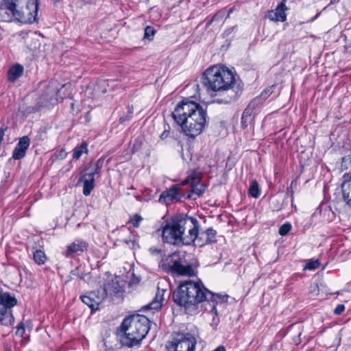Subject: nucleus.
I'll list each match as a JSON object with an SVG mask.
<instances>
[{
	"mask_svg": "<svg viewBox=\"0 0 351 351\" xmlns=\"http://www.w3.org/2000/svg\"><path fill=\"white\" fill-rule=\"evenodd\" d=\"M149 324V319L141 315H134L124 319L117 332L119 347H132L140 343L150 329Z\"/></svg>",
	"mask_w": 351,
	"mask_h": 351,
	"instance_id": "nucleus-4",
	"label": "nucleus"
},
{
	"mask_svg": "<svg viewBox=\"0 0 351 351\" xmlns=\"http://www.w3.org/2000/svg\"><path fill=\"white\" fill-rule=\"evenodd\" d=\"M214 351H226V349L223 346H221L217 347Z\"/></svg>",
	"mask_w": 351,
	"mask_h": 351,
	"instance_id": "nucleus-41",
	"label": "nucleus"
},
{
	"mask_svg": "<svg viewBox=\"0 0 351 351\" xmlns=\"http://www.w3.org/2000/svg\"><path fill=\"white\" fill-rule=\"evenodd\" d=\"M197 219L189 216H176L162 228V240L175 245H190L197 237Z\"/></svg>",
	"mask_w": 351,
	"mask_h": 351,
	"instance_id": "nucleus-3",
	"label": "nucleus"
},
{
	"mask_svg": "<svg viewBox=\"0 0 351 351\" xmlns=\"http://www.w3.org/2000/svg\"><path fill=\"white\" fill-rule=\"evenodd\" d=\"M124 282L119 280L117 278L112 280L110 282L104 285V287L98 290V293H102L106 298L109 297L112 300L120 298L123 293Z\"/></svg>",
	"mask_w": 351,
	"mask_h": 351,
	"instance_id": "nucleus-11",
	"label": "nucleus"
},
{
	"mask_svg": "<svg viewBox=\"0 0 351 351\" xmlns=\"http://www.w3.org/2000/svg\"><path fill=\"white\" fill-rule=\"evenodd\" d=\"M88 244L86 241L82 240H75L71 244H69L66 250L64 252L66 257H72L75 254L83 252L86 250Z\"/></svg>",
	"mask_w": 351,
	"mask_h": 351,
	"instance_id": "nucleus-18",
	"label": "nucleus"
},
{
	"mask_svg": "<svg viewBox=\"0 0 351 351\" xmlns=\"http://www.w3.org/2000/svg\"><path fill=\"white\" fill-rule=\"evenodd\" d=\"M180 199V195L176 186H173L169 189L164 191L160 195L158 202L162 204L169 205L173 202H178Z\"/></svg>",
	"mask_w": 351,
	"mask_h": 351,
	"instance_id": "nucleus-15",
	"label": "nucleus"
},
{
	"mask_svg": "<svg viewBox=\"0 0 351 351\" xmlns=\"http://www.w3.org/2000/svg\"><path fill=\"white\" fill-rule=\"evenodd\" d=\"M202 83L208 90H232L236 84L235 75L229 69L218 66L208 68L202 75Z\"/></svg>",
	"mask_w": 351,
	"mask_h": 351,
	"instance_id": "nucleus-5",
	"label": "nucleus"
},
{
	"mask_svg": "<svg viewBox=\"0 0 351 351\" xmlns=\"http://www.w3.org/2000/svg\"><path fill=\"white\" fill-rule=\"evenodd\" d=\"M155 34V29L151 26H147L145 29L144 38L149 40H152Z\"/></svg>",
	"mask_w": 351,
	"mask_h": 351,
	"instance_id": "nucleus-32",
	"label": "nucleus"
},
{
	"mask_svg": "<svg viewBox=\"0 0 351 351\" xmlns=\"http://www.w3.org/2000/svg\"><path fill=\"white\" fill-rule=\"evenodd\" d=\"M109 86L108 80H99L96 86L95 90L97 92H101V93H105L107 92V86Z\"/></svg>",
	"mask_w": 351,
	"mask_h": 351,
	"instance_id": "nucleus-27",
	"label": "nucleus"
},
{
	"mask_svg": "<svg viewBox=\"0 0 351 351\" xmlns=\"http://www.w3.org/2000/svg\"><path fill=\"white\" fill-rule=\"evenodd\" d=\"M253 103H251L248 105V106L245 109L243 113V116H242V120H241V123L243 125H245V123L247 122L248 120H245V119L247 117V116H250L251 113H252V109H253Z\"/></svg>",
	"mask_w": 351,
	"mask_h": 351,
	"instance_id": "nucleus-29",
	"label": "nucleus"
},
{
	"mask_svg": "<svg viewBox=\"0 0 351 351\" xmlns=\"http://www.w3.org/2000/svg\"><path fill=\"white\" fill-rule=\"evenodd\" d=\"M273 88H274V86L268 88L263 93H261V97H263V99H266V97H267V93H269V94L271 93L273 91Z\"/></svg>",
	"mask_w": 351,
	"mask_h": 351,
	"instance_id": "nucleus-36",
	"label": "nucleus"
},
{
	"mask_svg": "<svg viewBox=\"0 0 351 351\" xmlns=\"http://www.w3.org/2000/svg\"><path fill=\"white\" fill-rule=\"evenodd\" d=\"M30 140L27 136L21 137L12 152V158L14 160H21L24 158Z\"/></svg>",
	"mask_w": 351,
	"mask_h": 351,
	"instance_id": "nucleus-17",
	"label": "nucleus"
},
{
	"mask_svg": "<svg viewBox=\"0 0 351 351\" xmlns=\"http://www.w3.org/2000/svg\"><path fill=\"white\" fill-rule=\"evenodd\" d=\"M159 267L173 276H193L195 271L191 263L186 259L185 253L176 252L162 258Z\"/></svg>",
	"mask_w": 351,
	"mask_h": 351,
	"instance_id": "nucleus-6",
	"label": "nucleus"
},
{
	"mask_svg": "<svg viewBox=\"0 0 351 351\" xmlns=\"http://www.w3.org/2000/svg\"><path fill=\"white\" fill-rule=\"evenodd\" d=\"M58 88L49 86L46 91L42 95V98L47 103L53 105L57 101Z\"/></svg>",
	"mask_w": 351,
	"mask_h": 351,
	"instance_id": "nucleus-21",
	"label": "nucleus"
},
{
	"mask_svg": "<svg viewBox=\"0 0 351 351\" xmlns=\"http://www.w3.org/2000/svg\"><path fill=\"white\" fill-rule=\"evenodd\" d=\"M341 184L342 198L346 204L351 208V172L343 176Z\"/></svg>",
	"mask_w": 351,
	"mask_h": 351,
	"instance_id": "nucleus-16",
	"label": "nucleus"
},
{
	"mask_svg": "<svg viewBox=\"0 0 351 351\" xmlns=\"http://www.w3.org/2000/svg\"><path fill=\"white\" fill-rule=\"evenodd\" d=\"M82 301L86 304L92 311L98 308L99 305L105 299L101 292L92 291L87 295L81 296Z\"/></svg>",
	"mask_w": 351,
	"mask_h": 351,
	"instance_id": "nucleus-13",
	"label": "nucleus"
},
{
	"mask_svg": "<svg viewBox=\"0 0 351 351\" xmlns=\"http://www.w3.org/2000/svg\"><path fill=\"white\" fill-rule=\"evenodd\" d=\"M291 227V224L289 222H287L280 227L278 232L281 236H285L289 232Z\"/></svg>",
	"mask_w": 351,
	"mask_h": 351,
	"instance_id": "nucleus-31",
	"label": "nucleus"
},
{
	"mask_svg": "<svg viewBox=\"0 0 351 351\" xmlns=\"http://www.w3.org/2000/svg\"><path fill=\"white\" fill-rule=\"evenodd\" d=\"M345 310V306L343 304H338L336 308L334 309V313L336 315L341 314Z\"/></svg>",
	"mask_w": 351,
	"mask_h": 351,
	"instance_id": "nucleus-35",
	"label": "nucleus"
},
{
	"mask_svg": "<svg viewBox=\"0 0 351 351\" xmlns=\"http://www.w3.org/2000/svg\"><path fill=\"white\" fill-rule=\"evenodd\" d=\"M28 3V0H2L0 3V14H5L8 21L12 20L15 12Z\"/></svg>",
	"mask_w": 351,
	"mask_h": 351,
	"instance_id": "nucleus-12",
	"label": "nucleus"
},
{
	"mask_svg": "<svg viewBox=\"0 0 351 351\" xmlns=\"http://www.w3.org/2000/svg\"><path fill=\"white\" fill-rule=\"evenodd\" d=\"M7 130V128H0V143L2 142L3 139V136H4V134H5V132Z\"/></svg>",
	"mask_w": 351,
	"mask_h": 351,
	"instance_id": "nucleus-40",
	"label": "nucleus"
},
{
	"mask_svg": "<svg viewBox=\"0 0 351 351\" xmlns=\"http://www.w3.org/2000/svg\"><path fill=\"white\" fill-rule=\"evenodd\" d=\"M138 282H139L138 278L134 279V280H132L130 282V285H131L132 284H137V283H138Z\"/></svg>",
	"mask_w": 351,
	"mask_h": 351,
	"instance_id": "nucleus-42",
	"label": "nucleus"
},
{
	"mask_svg": "<svg viewBox=\"0 0 351 351\" xmlns=\"http://www.w3.org/2000/svg\"><path fill=\"white\" fill-rule=\"evenodd\" d=\"M142 221L143 217L138 214H135L130 217L129 222L132 223L134 228H138Z\"/></svg>",
	"mask_w": 351,
	"mask_h": 351,
	"instance_id": "nucleus-28",
	"label": "nucleus"
},
{
	"mask_svg": "<svg viewBox=\"0 0 351 351\" xmlns=\"http://www.w3.org/2000/svg\"><path fill=\"white\" fill-rule=\"evenodd\" d=\"M23 8L15 12L12 19L23 23H32L36 21L38 10V0H28Z\"/></svg>",
	"mask_w": 351,
	"mask_h": 351,
	"instance_id": "nucleus-10",
	"label": "nucleus"
},
{
	"mask_svg": "<svg viewBox=\"0 0 351 351\" xmlns=\"http://www.w3.org/2000/svg\"><path fill=\"white\" fill-rule=\"evenodd\" d=\"M320 263L318 260H310L305 265L304 269L315 270L318 268Z\"/></svg>",
	"mask_w": 351,
	"mask_h": 351,
	"instance_id": "nucleus-30",
	"label": "nucleus"
},
{
	"mask_svg": "<svg viewBox=\"0 0 351 351\" xmlns=\"http://www.w3.org/2000/svg\"><path fill=\"white\" fill-rule=\"evenodd\" d=\"M88 152V144L86 142H83L80 145L77 146L73 151V158L78 160L82 154Z\"/></svg>",
	"mask_w": 351,
	"mask_h": 351,
	"instance_id": "nucleus-24",
	"label": "nucleus"
},
{
	"mask_svg": "<svg viewBox=\"0 0 351 351\" xmlns=\"http://www.w3.org/2000/svg\"><path fill=\"white\" fill-rule=\"evenodd\" d=\"M149 252L152 254H158L160 253L161 250L158 249L157 247H152L149 248Z\"/></svg>",
	"mask_w": 351,
	"mask_h": 351,
	"instance_id": "nucleus-37",
	"label": "nucleus"
},
{
	"mask_svg": "<svg viewBox=\"0 0 351 351\" xmlns=\"http://www.w3.org/2000/svg\"><path fill=\"white\" fill-rule=\"evenodd\" d=\"M33 258L38 265H43L47 260L45 252L40 250H37L34 252Z\"/></svg>",
	"mask_w": 351,
	"mask_h": 351,
	"instance_id": "nucleus-25",
	"label": "nucleus"
},
{
	"mask_svg": "<svg viewBox=\"0 0 351 351\" xmlns=\"http://www.w3.org/2000/svg\"><path fill=\"white\" fill-rule=\"evenodd\" d=\"M128 232H130V230L129 228L126 229Z\"/></svg>",
	"mask_w": 351,
	"mask_h": 351,
	"instance_id": "nucleus-45",
	"label": "nucleus"
},
{
	"mask_svg": "<svg viewBox=\"0 0 351 351\" xmlns=\"http://www.w3.org/2000/svg\"><path fill=\"white\" fill-rule=\"evenodd\" d=\"M216 235L217 231L212 228H209L205 231L202 232L199 235L198 232L195 240L199 242L200 245L210 244L217 241Z\"/></svg>",
	"mask_w": 351,
	"mask_h": 351,
	"instance_id": "nucleus-19",
	"label": "nucleus"
},
{
	"mask_svg": "<svg viewBox=\"0 0 351 351\" xmlns=\"http://www.w3.org/2000/svg\"><path fill=\"white\" fill-rule=\"evenodd\" d=\"M172 117L187 136L195 137L202 132L207 114L199 104L187 98L177 105Z\"/></svg>",
	"mask_w": 351,
	"mask_h": 351,
	"instance_id": "nucleus-1",
	"label": "nucleus"
},
{
	"mask_svg": "<svg viewBox=\"0 0 351 351\" xmlns=\"http://www.w3.org/2000/svg\"><path fill=\"white\" fill-rule=\"evenodd\" d=\"M103 165V160H98L95 163L85 169V173L80 178L79 182H83V193L88 196L90 194L95 186V174H99Z\"/></svg>",
	"mask_w": 351,
	"mask_h": 351,
	"instance_id": "nucleus-9",
	"label": "nucleus"
},
{
	"mask_svg": "<svg viewBox=\"0 0 351 351\" xmlns=\"http://www.w3.org/2000/svg\"><path fill=\"white\" fill-rule=\"evenodd\" d=\"M197 341L188 332H175L166 346L167 351H194Z\"/></svg>",
	"mask_w": 351,
	"mask_h": 351,
	"instance_id": "nucleus-7",
	"label": "nucleus"
},
{
	"mask_svg": "<svg viewBox=\"0 0 351 351\" xmlns=\"http://www.w3.org/2000/svg\"><path fill=\"white\" fill-rule=\"evenodd\" d=\"M25 325L23 323H21L17 327L16 335L19 337H23L25 333Z\"/></svg>",
	"mask_w": 351,
	"mask_h": 351,
	"instance_id": "nucleus-34",
	"label": "nucleus"
},
{
	"mask_svg": "<svg viewBox=\"0 0 351 351\" xmlns=\"http://www.w3.org/2000/svg\"><path fill=\"white\" fill-rule=\"evenodd\" d=\"M128 112L130 115L127 118L121 117V121H124L130 119L131 115L133 114V107H128Z\"/></svg>",
	"mask_w": 351,
	"mask_h": 351,
	"instance_id": "nucleus-38",
	"label": "nucleus"
},
{
	"mask_svg": "<svg viewBox=\"0 0 351 351\" xmlns=\"http://www.w3.org/2000/svg\"><path fill=\"white\" fill-rule=\"evenodd\" d=\"M163 301V294H161L160 291H158L155 296V298L152 300V302L145 305L143 308L145 309H154L159 310L162 305Z\"/></svg>",
	"mask_w": 351,
	"mask_h": 351,
	"instance_id": "nucleus-23",
	"label": "nucleus"
},
{
	"mask_svg": "<svg viewBox=\"0 0 351 351\" xmlns=\"http://www.w3.org/2000/svg\"><path fill=\"white\" fill-rule=\"evenodd\" d=\"M225 296L214 294L207 289L202 282L185 280L173 291V300L176 304L188 308L204 301L213 303L211 311L217 313L215 304L224 301Z\"/></svg>",
	"mask_w": 351,
	"mask_h": 351,
	"instance_id": "nucleus-2",
	"label": "nucleus"
},
{
	"mask_svg": "<svg viewBox=\"0 0 351 351\" xmlns=\"http://www.w3.org/2000/svg\"><path fill=\"white\" fill-rule=\"evenodd\" d=\"M4 15H5V14H0V17L3 18L4 20H7V18L5 16H4Z\"/></svg>",
	"mask_w": 351,
	"mask_h": 351,
	"instance_id": "nucleus-44",
	"label": "nucleus"
},
{
	"mask_svg": "<svg viewBox=\"0 0 351 351\" xmlns=\"http://www.w3.org/2000/svg\"><path fill=\"white\" fill-rule=\"evenodd\" d=\"M200 177L199 175H191L183 182V184H191V194L187 196V198H191L192 194H195L200 196L205 191V186L199 184Z\"/></svg>",
	"mask_w": 351,
	"mask_h": 351,
	"instance_id": "nucleus-14",
	"label": "nucleus"
},
{
	"mask_svg": "<svg viewBox=\"0 0 351 351\" xmlns=\"http://www.w3.org/2000/svg\"><path fill=\"white\" fill-rule=\"evenodd\" d=\"M124 241L127 244H129L130 243H133V239H125Z\"/></svg>",
	"mask_w": 351,
	"mask_h": 351,
	"instance_id": "nucleus-43",
	"label": "nucleus"
},
{
	"mask_svg": "<svg viewBox=\"0 0 351 351\" xmlns=\"http://www.w3.org/2000/svg\"><path fill=\"white\" fill-rule=\"evenodd\" d=\"M23 73V67L21 64L13 65L8 71V80L14 82L16 79L22 75Z\"/></svg>",
	"mask_w": 351,
	"mask_h": 351,
	"instance_id": "nucleus-22",
	"label": "nucleus"
},
{
	"mask_svg": "<svg viewBox=\"0 0 351 351\" xmlns=\"http://www.w3.org/2000/svg\"><path fill=\"white\" fill-rule=\"evenodd\" d=\"M249 194L254 198H258L260 195L258 183L255 180H252L250 183L249 187Z\"/></svg>",
	"mask_w": 351,
	"mask_h": 351,
	"instance_id": "nucleus-26",
	"label": "nucleus"
},
{
	"mask_svg": "<svg viewBox=\"0 0 351 351\" xmlns=\"http://www.w3.org/2000/svg\"><path fill=\"white\" fill-rule=\"evenodd\" d=\"M285 0H282V2L277 6V8L269 12L268 17L271 21L284 22L287 19L285 14V10L287 9L285 4Z\"/></svg>",
	"mask_w": 351,
	"mask_h": 351,
	"instance_id": "nucleus-20",
	"label": "nucleus"
},
{
	"mask_svg": "<svg viewBox=\"0 0 351 351\" xmlns=\"http://www.w3.org/2000/svg\"><path fill=\"white\" fill-rule=\"evenodd\" d=\"M169 134H170V132L168 130L165 129L164 130V132L161 134L160 138L165 139L166 138H167L169 136Z\"/></svg>",
	"mask_w": 351,
	"mask_h": 351,
	"instance_id": "nucleus-39",
	"label": "nucleus"
},
{
	"mask_svg": "<svg viewBox=\"0 0 351 351\" xmlns=\"http://www.w3.org/2000/svg\"><path fill=\"white\" fill-rule=\"evenodd\" d=\"M17 304L16 299L0 289V324L11 325L14 322L12 308Z\"/></svg>",
	"mask_w": 351,
	"mask_h": 351,
	"instance_id": "nucleus-8",
	"label": "nucleus"
},
{
	"mask_svg": "<svg viewBox=\"0 0 351 351\" xmlns=\"http://www.w3.org/2000/svg\"><path fill=\"white\" fill-rule=\"evenodd\" d=\"M235 95H236L235 92L232 91V94L231 95L228 96L224 99H221V100L217 99V102L219 104H221V103L229 104L234 99Z\"/></svg>",
	"mask_w": 351,
	"mask_h": 351,
	"instance_id": "nucleus-33",
	"label": "nucleus"
}]
</instances>
